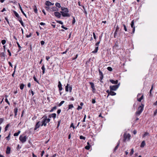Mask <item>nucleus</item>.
Segmentation results:
<instances>
[{
  "mask_svg": "<svg viewBox=\"0 0 157 157\" xmlns=\"http://www.w3.org/2000/svg\"><path fill=\"white\" fill-rule=\"evenodd\" d=\"M41 119V121H39L36 123L34 130L37 129L40 126H46L47 123L49 122L50 121V119L49 118H48L46 116H44Z\"/></svg>",
  "mask_w": 157,
  "mask_h": 157,
  "instance_id": "nucleus-1",
  "label": "nucleus"
},
{
  "mask_svg": "<svg viewBox=\"0 0 157 157\" xmlns=\"http://www.w3.org/2000/svg\"><path fill=\"white\" fill-rule=\"evenodd\" d=\"M62 11L60 13H62V15L63 17H69L70 15L68 13L69 10L67 8L64 7H62L61 8Z\"/></svg>",
  "mask_w": 157,
  "mask_h": 157,
  "instance_id": "nucleus-2",
  "label": "nucleus"
},
{
  "mask_svg": "<svg viewBox=\"0 0 157 157\" xmlns=\"http://www.w3.org/2000/svg\"><path fill=\"white\" fill-rule=\"evenodd\" d=\"M143 110V107L140 106L138 108L137 111L136 112V115H140L142 112Z\"/></svg>",
  "mask_w": 157,
  "mask_h": 157,
  "instance_id": "nucleus-3",
  "label": "nucleus"
},
{
  "mask_svg": "<svg viewBox=\"0 0 157 157\" xmlns=\"http://www.w3.org/2000/svg\"><path fill=\"white\" fill-rule=\"evenodd\" d=\"M124 141H128L129 140L131 136L129 134H127V133H125L124 134Z\"/></svg>",
  "mask_w": 157,
  "mask_h": 157,
  "instance_id": "nucleus-4",
  "label": "nucleus"
},
{
  "mask_svg": "<svg viewBox=\"0 0 157 157\" xmlns=\"http://www.w3.org/2000/svg\"><path fill=\"white\" fill-rule=\"evenodd\" d=\"M119 84L113 86H110L109 87L110 90H116L119 87Z\"/></svg>",
  "mask_w": 157,
  "mask_h": 157,
  "instance_id": "nucleus-5",
  "label": "nucleus"
},
{
  "mask_svg": "<svg viewBox=\"0 0 157 157\" xmlns=\"http://www.w3.org/2000/svg\"><path fill=\"white\" fill-rule=\"evenodd\" d=\"M27 137L26 136H20L19 137V140L22 143H24L26 140Z\"/></svg>",
  "mask_w": 157,
  "mask_h": 157,
  "instance_id": "nucleus-6",
  "label": "nucleus"
},
{
  "mask_svg": "<svg viewBox=\"0 0 157 157\" xmlns=\"http://www.w3.org/2000/svg\"><path fill=\"white\" fill-rule=\"evenodd\" d=\"M100 43V41H99L97 42L95 44V48L94 51L92 52V53H96L98 52V46L99 45Z\"/></svg>",
  "mask_w": 157,
  "mask_h": 157,
  "instance_id": "nucleus-7",
  "label": "nucleus"
},
{
  "mask_svg": "<svg viewBox=\"0 0 157 157\" xmlns=\"http://www.w3.org/2000/svg\"><path fill=\"white\" fill-rule=\"evenodd\" d=\"M69 84L68 83L67 84V86L65 87V91L66 92H68L69 91L68 88H69V90L70 92H71L72 90V87L71 86H69Z\"/></svg>",
  "mask_w": 157,
  "mask_h": 157,
  "instance_id": "nucleus-8",
  "label": "nucleus"
},
{
  "mask_svg": "<svg viewBox=\"0 0 157 157\" xmlns=\"http://www.w3.org/2000/svg\"><path fill=\"white\" fill-rule=\"evenodd\" d=\"M61 13L56 11L54 13V15L57 18H60L61 17Z\"/></svg>",
  "mask_w": 157,
  "mask_h": 157,
  "instance_id": "nucleus-9",
  "label": "nucleus"
},
{
  "mask_svg": "<svg viewBox=\"0 0 157 157\" xmlns=\"http://www.w3.org/2000/svg\"><path fill=\"white\" fill-rule=\"evenodd\" d=\"M13 13L16 16V17L18 18V20H19V19H20V18H21L20 17L18 14L15 11H13Z\"/></svg>",
  "mask_w": 157,
  "mask_h": 157,
  "instance_id": "nucleus-10",
  "label": "nucleus"
},
{
  "mask_svg": "<svg viewBox=\"0 0 157 157\" xmlns=\"http://www.w3.org/2000/svg\"><path fill=\"white\" fill-rule=\"evenodd\" d=\"M56 117V114L55 113H52L51 114L49 115L48 117L49 118H51L52 117L54 119Z\"/></svg>",
  "mask_w": 157,
  "mask_h": 157,
  "instance_id": "nucleus-11",
  "label": "nucleus"
},
{
  "mask_svg": "<svg viewBox=\"0 0 157 157\" xmlns=\"http://www.w3.org/2000/svg\"><path fill=\"white\" fill-rule=\"evenodd\" d=\"M45 4L47 6H50L53 5H54V3H52L50 2H49V1H47L46 2Z\"/></svg>",
  "mask_w": 157,
  "mask_h": 157,
  "instance_id": "nucleus-12",
  "label": "nucleus"
},
{
  "mask_svg": "<svg viewBox=\"0 0 157 157\" xmlns=\"http://www.w3.org/2000/svg\"><path fill=\"white\" fill-rule=\"evenodd\" d=\"M110 82L112 84H117L118 81L117 80L114 81L113 80L111 79L110 80Z\"/></svg>",
  "mask_w": 157,
  "mask_h": 157,
  "instance_id": "nucleus-13",
  "label": "nucleus"
},
{
  "mask_svg": "<svg viewBox=\"0 0 157 157\" xmlns=\"http://www.w3.org/2000/svg\"><path fill=\"white\" fill-rule=\"evenodd\" d=\"M87 145L85 147V148L86 149H87V150H89L90 148V143L89 142H88L87 143Z\"/></svg>",
  "mask_w": 157,
  "mask_h": 157,
  "instance_id": "nucleus-14",
  "label": "nucleus"
},
{
  "mask_svg": "<svg viewBox=\"0 0 157 157\" xmlns=\"http://www.w3.org/2000/svg\"><path fill=\"white\" fill-rule=\"evenodd\" d=\"M19 8L22 13L26 17V14L25 13L23 10L20 5H19Z\"/></svg>",
  "mask_w": 157,
  "mask_h": 157,
  "instance_id": "nucleus-15",
  "label": "nucleus"
},
{
  "mask_svg": "<svg viewBox=\"0 0 157 157\" xmlns=\"http://www.w3.org/2000/svg\"><path fill=\"white\" fill-rule=\"evenodd\" d=\"M116 94L115 92L113 91L112 90H110V95L111 96H114Z\"/></svg>",
  "mask_w": 157,
  "mask_h": 157,
  "instance_id": "nucleus-16",
  "label": "nucleus"
},
{
  "mask_svg": "<svg viewBox=\"0 0 157 157\" xmlns=\"http://www.w3.org/2000/svg\"><path fill=\"white\" fill-rule=\"evenodd\" d=\"M145 145V143L144 141H143L140 145V147H144Z\"/></svg>",
  "mask_w": 157,
  "mask_h": 157,
  "instance_id": "nucleus-17",
  "label": "nucleus"
},
{
  "mask_svg": "<svg viewBox=\"0 0 157 157\" xmlns=\"http://www.w3.org/2000/svg\"><path fill=\"white\" fill-rule=\"evenodd\" d=\"M10 147H8L7 148L6 153L7 154H9L10 152Z\"/></svg>",
  "mask_w": 157,
  "mask_h": 157,
  "instance_id": "nucleus-18",
  "label": "nucleus"
},
{
  "mask_svg": "<svg viewBox=\"0 0 157 157\" xmlns=\"http://www.w3.org/2000/svg\"><path fill=\"white\" fill-rule=\"evenodd\" d=\"M41 69H42L43 71H42V73L43 74H44L45 73V68L44 67V64H43L42 66L41 67Z\"/></svg>",
  "mask_w": 157,
  "mask_h": 157,
  "instance_id": "nucleus-19",
  "label": "nucleus"
},
{
  "mask_svg": "<svg viewBox=\"0 0 157 157\" xmlns=\"http://www.w3.org/2000/svg\"><path fill=\"white\" fill-rule=\"evenodd\" d=\"M51 10L53 11H57L58 10V9L56 7H54L51 8Z\"/></svg>",
  "mask_w": 157,
  "mask_h": 157,
  "instance_id": "nucleus-20",
  "label": "nucleus"
},
{
  "mask_svg": "<svg viewBox=\"0 0 157 157\" xmlns=\"http://www.w3.org/2000/svg\"><path fill=\"white\" fill-rule=\"evenodd\" d=\"M18 109L17 108H15L14 109V112L15 114V117L17 115V112Z\"/></svg>",
  "mask_w": 157,
  "mask_h": 157,
  "instance_id": "nucleus-21",
  "label": "nucleus"
},
{
  "mask_svg": "<svg viewBox=\"0 0 157 157\" xmlns=\"http://www.w3.org/2000/svg\"><path fill=\"white\" fill-rule=\"evenodd\" d=\"M90 84L91 86V87L92 89H93L94 88H95L94 85L93 83L92 82H90Z\"/></svg>",
  "mask_w": 157,
  "mask_h": 157,
  "instance_id": "nucleus-22",
  "label": "nucleus"
},
{
  "mask_svg": "<svg viewBox=\"0 0 157 157\" xmlns=\"http://www.w3.org/2000/svg\"><path fill=\"white\" fill-rule=\"evenodd\" d=\"M18 21L20 22V23L21 24V25H22L23 26H24V25H23L24 23L22 20L21 18H20V19H19V20H18Z\"/></svg>",
  "mask_w": 157,
  "mask_h": 157,
  "instance_id": "nucleus-23",
  "label": "nucleus"
},
{
  "mask_svg": "<svg viewBox=\"0 0 157 157\" xmlns=\"http://www.w3.org/2000/svg\"><path fill=\"white\" fill-rule=\"evenodd\" d=\"M119 144H120L119 142V143L115 147V148L114 149V151H115L117 150V149L119 145Z\"/></svg>",
  "mask_w": 157,
  "mask_h": 157,
  "instance_id": "nucleus-24",
  "label": "nucleus"
},
{
  "mask_svg": "<svg viewBox=\"0 0 157 157\" xmlns=\"http://www.w3.org/2000/svg\"><path fill=\"white\" fill-rule=\"evenodd\" d=\"M55 5L57 7H58V8H60L61 7L60 5V3H58V2L56 3L55 4Z\"/></svg>",
  "mask_w": 157,
  "mask_h": 157,
  "instance_id": "nucleus-25",
  "label": "nucleus"
},
{
  "mask_svg": "<svg viewBox=\"0 0 157 157\" xmlns=\"http://www.w3.org/2000/svg\"><path fill=\"white\" fill-rule=\"evenodd\" d=\"M24 85L23 84L21 83L20 85V88L21 90H23L24 88Z\"/></svg>",
  "mask_w": 157,
  "mask_h": 157,
  "instance_id": "nucleus-26",
  "label": "nucleus"
},
{
  "mask_svg": "<svg viewBox=\"0 0 157 157\" xmlns=\"http://www.w3.org/2000/svg\"><path fill=\"white\" fill-rule=\"evenodd\" d=\"M74 107V106L73 104L69 105H68V109H71L72 108Z\"/></svg>",
  "mask_w": 157,
  "mask_h": 157,
  "instance_id": "nucleus-27",
  "label": "nucleus"
},
{
  "mask_svg": "<svg viewBox=\"0 0 157 157\" xmlns=\"http://www.w3.org/2000/svg\"><path fill=\"white\" fill-rule=\"evenodd\" d=\"M57 108V107L56 106H55L53 107L52 109L50 111V112H52L54 110H56Z\"/></svg>",
  "mask_w": 157,
  "mask_h": 157,
  "instance_id": "nucleus-28",
  "label": "nucleus"
},
{
  "mask_svg": "<svg viewBox=\"0 0 157 157\" xmlns=\"http://www.w3.org/2000/svg\"><path fill=\"white\" fill-rule=\"evenodd\" d=\"M119 29V27L118 25H117L116 28V30L115 32V33H116L117 31H118Z\"/></svg>",
  "mask_w": 157,
  "mask_h": 157,
  "instance_id": "nucleus-29",
  "label": "nucleus"
},
{
  "mask_svg": "<svg viewBox=\"0 0 157 157\" xmlns=\"http://www.w3.org/2000/svg\"><path fill=\"white\" fill-rule=\"evenodd\" d=\"M149 135V133L147 132H146L145 133L143 137H144L147 136H148Z\"/></svg>",
  "mask_w": 157,
  "mask_h": 157,
  "instance_id": "nucleus-30",
  "label": "nucleus"
},
{
  "mask_svg": "<svg viewBox=\"0 0 157 157\" xmlns=\"http://www.w3.org/2000/svg\"><path fill=\"white\" fill-rule=\"evenodd\" d=\"M34 11L36 13H37V10L36 6H35L34 8Z\"/></svg>",
  "mask_w": 157,
  "mask_h": 157,
  "instance_id": "nucleus-31",
  "label": "nucleus"
},
{
  "mask_svg": "<svg viewBox=\"0 0 157 157\" xmlns=\"http://www.w3.org/2000/svg\"><path fill=\"white\" fill-rule=\"evenodd\" d=\"M134 21L132 20L131 22V27H132V28H133L134 27Z\"/></svg>",
  "mask_w": 157,
  "mask_h": 157,
  "instance_id": "nucleus-32",
  "label": "nucleus"
},
{
  "mask_svg": "<svg viewBox=\"0 0 157 157\" xmlns=\"http://www.w3.org/2000/svg\"><path fill=\"white\" fill-rule=\"evenodd\" d=\"M64 101H62L60 102V103L59 104V106H61L64 103Z\"/></svg>",
  "mask_w": 157,
  "mask_h": 157,
  "instance_id": "nucleus-33",
  "label": "nucleus"
},
{
  "mask_svg": "<svg viewBox=\"0 0 157 157\" xmlns=\"http://www.w3.org/2000/svg\"><path fill=\"white\" fill-rule=\"evenodd\" d=\"M79 137L80 139H81L85 140L86 139L85 137L83 136H80Z\"/></svg>",
  "mask_w": 157,
  "mask_h": 157,
  "instance_id": "nucleus-34",
  "label": "nucleus"
},
{
  "mask_svg": "<svg viewBox=\"0 0 157 157\" xmlns=\"http://www.w3.org/2000/svg\"><path fill=\"white\" fill-rule=\"evenodd\" d=\"M33 78L34 80L36 81V82L37 83H39V82H38V81L37 80V79H36V77H35V76H34L33 77Z\"/></svg>",
  "mask_w": 157,
  "mask_h": 157,
  "instance_id": "nucleus-35",
  "label": "nucleus"
},
{
  "mask_svg": "<svg viewBox=\"0 0 157 157\" xmlns=\"http://www.w3.org/2000/svg\"><path fill=\"white\" fill-rule=\"evenodd\" d=\"M143 95H142L140 98H139V99H138V100L139 101H141V100L143 99Z\"/></svg>",
  "mask_w": 157,
  "mask_h": 157,
  "instance_id": "nucleus-36",
  "label": "nucleus"
},
{
  "mask_svg": "<svg viewBox=\"0 0 157 157\" xmlns=\"http://www.w3.org/2000/svg\"><path fill=\"white\" fill-rule=\"evenodd\" d=\"M133 152H134V149H132L130 152V155H132L133 154Z\"/></svg>",
  "mask_w": 157,
  "mask_h": 157,
  "instance_id": "nucleus-37",
  "label": "nucleus"
},
{
  "mask_svg": "<svg viewBox=\"0 0 157 157\" xmlns=\"http://www.w3.org/2000/svg\"><path fill=\"white\" fill-rule=\"evenodd\" d=\"M108 70H109V71H112V68L111 67H109L107 68Z\"/></svg>",
  "mask_w": 157,
  "mask_h": 157,
  "instance_id": "nucleus-38",
  "label": "nucleus"
},
{
  "mask_svg": "<svg viewBox=\"0 0 157 157\" xmlns=\"http://www.w3.org/2000/svg\"><path fill=\"white\" fill-rule=\"evenodd\" d=\"M62 86V84L60 81H59L58 82V87H61Z\"/></svg>",
  "mask_w": 157,
  "mask_h": 157,
  "instance_id": "nucleus-39",
  "label": "nucleus"
},
{
  "mask_svg": "<svg viewBox=\"0 0 157 157\" xmlns=\"http://www.w3.org/2000/svg\"><path fill=\"white\" fill-rule=\"evenodd\" d=\"M5 55V54L4 52H2L0 54V56L1 57H4Z\"/></svg>",
  "mask_w": 157,
  "mask_h": 157,
  "instance_id": "nucleus-40",
  "label": "nucleus"
},
{
  "mask_svg": "<svg viewBox=\"0 0 157 157\" xmlns=\"http://www.w3.org/2000/svg\"><path fill=\"white\" fill-rule=\"evenodd\" d=\"M10 133L9 134V135L8 136H7V137H6V138L7 139V140H9L10 139Z\"/></svg>",
  "mask_w": 157,
  "mask_h": 157,
  "instance_id": "nucleus-41",
  "label": "nucleus"
},
{
  "mask_svg": "<svg viewBox=\"0 0 157 157\" xmlns=\"http://www.w3.org/2000/svg\"><path fill=\"white\" fill-rule=\"evenodd\" d=\"M123 25L124 27V30L125 31H127V28H126V27L125 25L124 24H123Z\"/></svg>",
  "mask_w": 157,
  "mask_h": 157,
  "instance_id": "nucleus-42",
  "label": "nucleus"
},
{
  "mask_svg": "<svg viewBox=\"0 0 157 157\" xmlns=\"http://www.w3.org/2000/svg\"><path fill=\"white\" fill-rule=\"evenodd\" d=\"M6 43V41L5 40H2V44H4Z\"/></svg>",
  "mask_w": 157,
  "mask_h": 157,
  "instance_id": "nucleus-43",
  "label": "nucleus"
},
{
  "mask_svg": "<svg viewBox=\"0 0 157 157\" xmlns=\"http://www.w3.org/2000/svg\"><path fill=\"white\" fill-rule=\"evenodd\" d=\"M57 22L58 23H59V24H61V25H63V22L62 21H57Z\"/></svg>",
  "mask_w": 157,
  "mask_h": 157,
  "instance_id": "nucleus-44",
  "label": "nucleus"
},
{
  "mask_svg": "<svg viewBox=\"0 0 157 157\" xmlns=\"http://www.w3.org/2000/svg\"><path fill=\"white\" fill-rule=\"evenodd\" d=\"M82 107L80 106L79 105H78L77 109L78 110H79L80 109H82Z\"/></svg>",
  "mask_w": 157,
  "mask_h": 157,
  "instance_id": "nucleus-45",
  "label": "nucleus"
},
{
  "mask_svg": "<svg viewBox=\"0 0 157 157\" xmlns=\"http://www.w3.org/2000/svg\"><path fill=\"white\" fill-rule=\"evenodd\" d=\"M9 126V124H8L6 125V126L5 128V131H6L7 130V128H8Z\"/></svg>",
  "mask_w": 157,
  "mask_h": 157,
  "instance_id": "nucleus-46",
  "label": "nucleus"
},
{
  "mask_svg": "<svg viewBox=\"0 0 157 157\" xmlns=\"http://www.w3.org/2000/svg\"><path fill=\"white\" fill-rule=\"evenodd\" d=\"M5 101L9 105H10V103L9 102V101H8V99H7V98H6L5 100Z\"/></svg>",
  "mask_w": 157,
  "mask_h": 157,
  "instance_id": "nucleus-47",
  "label": "nucleus"
},
{
  "mask_svg": "<svg viewBox=\"0 0 157 157\" xmlns=\"http://www.w3.org/2000/svg\"><path fill=\"white\" fill-rule=\"evenodd\" d=\"M75 17H73V21H72V24H75Z\"/></svg>",
  "mask_w": 157,
  "mask_h": 157,
  "instance_id": "nucleus-48",
  "label": "nucleus"
},
{
  "mask_svg": "<svg viewBox=\"0 0 157 157\" xmlns=\"http://www.w3.org/2000/svg\"><path fill=\"white\" fill-rule=\"evenodd\" d=\"M153 86L152 85V86L151 89L150 91V95H151V92L152 90H153Z\"/></svg>",
  "mask_w": 157,
  "mask_h": 157,
  "instance_id": "nucleus-49",
  "label": "nucleus"
},
{
  "mask_svg": "<svg viewBox=\"0 0 157 157\" xmlns=\"http://www.w3.org/2000/svg\"><path fill=\"white\" fill-rule=\"evenodd\" d=\"M5 19L6 20L8 24H9V22L8 18L6 17H5Z\"/></svg>",
  "mask_w": 157,
  "mask_h": 157,
  "instance_id": "nucleus-50",
  "label": "nucleus"
},
{
  "mask_svg": "<svg viewBox=\"0 0 157 157\" xmlns=\"http://www.w3.org/2000/svg\"><path fill=\"white\" fill-rule=\"evenodd\" d=\"M7 52L9 53V56H11V52L10 51V50L8 49L7 50Z\"/></svg>",
  "mask_w": 157,
  "mask_h": 157,
  "instance_id": "nucleus-51",
  "label": "nucleus"
},
{
  "mask_svg": "<svg viewBox=\"0 0 157 157\" xmlns=\"http://www.w3.org/2000/svg\"><path fill=\"white\" fill-rule=\"evenodd\" d=\"M61 28L65 30H67V28L64 27L63 25L61 26Z\"/></svg>",
  "mask_w": 157,
  "mask_h": 157,
  "instance_id": "nucleus-52",
  "label": "nucleus"
},
{
  "mask_svg": "<svg viewBox=\"0 0 157 157\" xmlns=\"http://www.w3.org/2000/svg\"><path fill=\"white\" fill-rule=\"evenodd\" d=\"M70 127H72L74 129L75 128V126H74V125H73V123H71V126H70Z\"/></svg>",
  "mask_w": 157,
  "mask_h": 157,
  "instance_id": "nucleus-53",
  "label": "nucleus"
},
{
  "mask_svg": "<svg viewBox=\"0 0 157 157\" xmlns=\"http://www.w3.org/2000/svg\"><path fill=\"white\" fill-rule=\"evenodd\" d=\"M157 113V109H156L154 113V116H155Z\"/></svg>",
  "mask_w": 157,
  "mask_h": 157,
  "instance_id": "nucleus-54",
  "label": "nucleus"
},
{
  "mask_svg": "<svg viewBox=\"0 0 157 157\" xmlns=\"http://www.w3.org/2000/svg\"><path fill=\"white\" fill-rule=\"evenodd\" d=\"M44 41H41L40 42V43L41 45H43L44 44Z\"/></svg>",
  "mask_w": 157,
  "mask_h": 157,
  "instance_id": "nucleus-55",
  "label": "nucleus"
},
{
  "mask_svg": "<svg viewBox=\"0 0 157 157\" xmlns=\"http://www.w3.org/2000/svg\"><path fill=\"white\" fill-rule=\"evenodd\" d=\"M21 148V147H20V145L19 144L18 145H17V150H19V149H20Z\"/></svg>",
  "mask_w": 157,
  "mask_h": 157,
  "instance_id": "nucleus-56",
  "label": "nucleus"
},
{
  "mask_svg": "<svg viewBox=\"0 0 157 157\" xmlns=\"http://www.w3.org/2000/svg\"><path fill=\"white\" fill-rule=\"evenodd\" d=\"M103 75H101V76L100 77V79H101L100 81H101V80L103 79Z\"/></svg>",
  "mask_w": 157,
  "mask_h": 157,
  "instance_id": "nucleus-57",
  "label": "nucleus"
},
{
  "mask_svg": "<svg viewBox=\"0 0 157 157\" xmlns=\"http://www.w3.org/2000/svg\"><path fill=\"white\" fill-rule=\"evenodd\" d=\"M61 111V110L60 109H58L57 111V113L58 114H59Z\"/></svg>",
  "mask_w": 157,
  "mask_h": 157,
  "instance_id": "nucleus-58",
  "label": "nucleus"
},
{
  "mask_svg": "<svg viewBox=\"0 0 157 157\" xmlns=\"http://www.w3.org/2000/svg\"><path fill=\"white\" fill-rule=\"evenodd\" d=\"M61 121H59L58 122V125L57 127H58L59 126L60 124V123Z\"/></svg>",
  "mask_w": 157,
  "mask_h": 157,
  "instance_id": "nucleus-59",
  "label": "nucleus"
},
{
  "mask_svg": "<svg viewBox=\"0 0 157 157\" xmlns=\"http://www.w3.org/2000/svg\"><path fill=\"white\" fill-rule=\"evenodd\" d=\"M19 134L17 133V132L15 133L14 134V136H17Z\"/></svg>",
  "mask_w": 157,
  "mask_h": 157,
  "instance_id": "nucleus-60",
  "label": "nucleus"
},
{
  "mask_svg": "<svg viewBox=\"0 0 157 157\" xmlns=\"http://www.w3.org/2000/svg\"><path fill=\"white\" fill-rule=\"evenodd\" d=\"M40 24L41 25H45V24L43 22H41V23H40Z\"/></svg>",
  "mask_w": 157,
  "mask_h": 157,
  "instance_id": "nucleus-61",
  "label": "nucleus"
},
{
  "mask_svg": "<svg viewBox=\"0 0 157 157\" xmlns=\"http://www.w3.org/2000/svg\"><path fill=\"white\" fill-rule=\"evenodd\" d=\"M46 59L47 61H48L49 59H50V57L48 56H47L46 57Z\"/></svg>",
  "mask_w": 157,
  "mask_h": 157,
  "instance_id": "nucleus-62",
  "label": "nucleus"
},
{
  "mask_svg": "<svg viewBox=\"0 0 157 157\" xmlns=\"http://www.w3.org/2000/svg\"><path fill=\"white\" fill-rule=\"evenodd\" d=\"M96 102V101L95 99H93L92 100V103L93 104L95 103Z\"/></svg>",
  "mask_w": 157,
  "mask_h": 157,
  "instance_id": "nucleus-63",
  "label": "nucleus"
},
{
  "mask_svg": "<svg viewBox=\"0 0 157 157\" xmlns=\"http://www.w3.org/2000/svg\"><path fill=\"white\" fill-rule=\"evenodd\" d=\"M44 151H42V153H41V156L42 157L44 155Z\"/></svg>",
  "mask_w": 157,
  "mask_h": 157,
  "instance_id": "nucleus-64",
  "label": "nucleus"
}]
</instances>
